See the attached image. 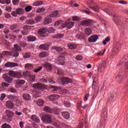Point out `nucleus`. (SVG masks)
<instances>
[{
    "label": "nucleus",
    "mask_w": 128,
    "mask_h": 128,
    "mask_svg": "<svg viewBox=\"0 0 128 128\" xmlns=\"http://www.w3.org/2000/svg\"><path fill=\"white\" fill-rule=\"evenodd\" d=\"M28 78L31 82H34L36 80V76L34 75H30Z\"/></svg>",
    "instance_id": "obj_38"
},
{
    "label": "nucleus",
    "mask_w": 128,
    "mask_h": 128,
    "mask_svg": "<svg viewBox=\"0 0 128 128\" xmlns=\"http://www.w3.org/2000/svg\"><path fill=\"white\" fill-rule=\"evenodd\" d=\"M44 8H39L37 10L36 12H44Z\"/></svg>",
    "instance_id": "obj_64"
},
{
    "label": "nucleus",
    "mask_w": 128,
    "mask_h": 128,
    "mask_svg": "<svg viewBox=\"0 0 128 128\" xmlns=\"http://www.w3.org/2000/svg\"><path fill=\"white\" fill-rule=\"evenodd\" d=\"M52 38H64V34H56L52 36Z\"/></svg>",
    "instance_id": "obj_35"
},
{
    "label": "nucleus",
    "mask_w": 128,
    "mask_h": 128,
    "mask_svg": "<svg viewBox=\"0 0 128 128\" xmlns=\"http://www.w3.org/2000/svg\"><path fill=\"white\" fill-rule=\"evenodd\" d=\"M8 74L9 76H12V78H22V74L18 72L9 71Z\"/></svg>",
    "instance_id": "obj_4"
},
{
    "label": "nucleus",
    "mask_w": 128,
    "mask_h": 128,
    "mask_svg": "<svg viewBox=\"0 0 128 128\" xmlns=\"http://www.w3.org/2000/svg\"><path fill=\"white\" fill-rule=\"evenodd\" d=\"M2 128H12V126L6 123L3 124L2 126Z\"/></svg>",
    "instance_id": "obj_55"
},
{
    "label": "nucleus",
    "mask_w": 128,
    "mask_h": 128,
    "mask_svg": "<svg viewBox=\"0 0 128 128\" xmlns=\"http://www.w3.org/2000/svg\"><path fill=\"white\" fill-rule=\"evenodd\" d=\"M102 116H104V120H106V118H108V112L106 110L103 112Z\"/></svg>",
    "instance_id": "obj_61"
},
{
    "label": "nucleus",
    "mask_w": 128,
    "mask_h": 128,
    "mask_svg": "<svg viewBox=\"0 0 128 128\" xmlns=\"http://www.w3.org/2000/svg\"><path fill=\"white\" fill-rule=\"evenodd\" d=\"M25 83L26 81H24V80H18L17 81V84H24Z\"/></svg>",
    "instance_id": "obj_59"
},
{
    "label": "nucleus",
    "mask_w": 128,
    "mask_h": 128,
    "mask_svg": "<svg viewBox=\"0 0 128 128\" xmlns=\"http://www.w3.org/2000/svg\"><path fill=\"white\" fill-rule=\"evenodd\" d=\"M10 86L9 84L6 83L4 82H2L1 84V86H2V88H4V87L7 88L8 86Z\"/></svg>",
    "instance_id": "obj_63"
},
{
    "label": "nucleus",
    "mask_w": 128,
    "mask_h": 128,
    "mask_svg": "<svg viewBox=\"0 0 128 128\" xmlns=\"http://www.w3.org/2000/svg\"><path fill=\"white\" fill-rule=\"evenodd\" d=\"M110 38L107 37L102 42L104 46H106V42H110Z\"/></svg>",
    "instance_id": "obj_57"
},
{
    "label": "nucleus",
    "mask_w": 128,
    "mask_h": 128,
    "mask_svg": "<svg viewBox=\"0 0 128 128\" xmlns=\"http://www.w3.org/2000/svg\"><path fill=\"white\" fill-rule=\"evenodd\" d=\"M42 69V66H39L38 68H34V72H40Z\"/></svg>",
    "instance_id": "obj_48"
},
{
    "label": "nucleus",
    "mask_w": 128,
    "mask_h": 128,
    "mask_svg": "<svg viewBox=\"0 0 128 128\" xmlns=\"http://www.w3.org/2000/svg\"><path fill=\"white\" fill-rule=\"evenodd\" d=\"M32 10V6H27L25 8V10L27 12H30Z\"/></svg>",
    "instance_id": "obj_51"
},
{
    "label": "nucleus",
    "mask_w": 128,
    "mask_h": 128,
    "mask_svg": "<svg viewBox=\"0 0 128 128\" xmlns=\"http://www.w3.org/2000/svg\"><path fill=\"white\" fill-rule=\"evenodd\" d=\"M32 88H36V90H44L46 88V86L44 84H42L40 83H36L32 84Z\"/></svg>",
    "instance_id": "obj_5"
},
{
    "label": "nucleus",
    "mask_w": 128,
    "mask_h": 128,
    "mask_svg": "<svg viewBox=\"0 0 128 128\" xmlns=\"http://www.w3.org/2000/svg\"><path fill=\"white\" fill-rule=\"evenodd\" d=\"M122 48V45L120 43H117L114 45V46L112 50V52H115L116 54L120 50V48Z\"/></svg>",
    "instance_id": "obj_9"
},
{
    "label": "nucleus",
    "mask_w": 128,
    "mask_h": 128,
    "mask_svg": "<svg viewBox=\"0 0 128 128\" xmlns=\"http://www.w3.org/2000/svg\"><path fill=\"white\" fill-rule=\"evenodd\" d=\"M50 88H54L52 90V92H56V90H60V87L59 86H51Z\"/></svg>",
    "instance_id": "obj_46"
},
{
    "label": "nucleus",
    "mask_w": 128,
    "mask_h": 128,
    "mask_svg": "<svg viewBox=\"0 0 128 128\" xmlns=\"http://www.w3.org/2000/svg\"><path fill=\"white\" fill-rule=\"evenodd\" d=\"M76 38L78 40H84V34L82 32H80L77 34Z\"/></svg>",
    "instance_id": "obj_30"
},
{
    "label": "nucleus",
    "mask_w": 128,
    "mask_h": 128,
    "mask_svg": "<svg viewBox=\"0 0 128 128\" xmlns=\"http://www.w3.org/2000/svg\"><path fill=\"white\" fill-rule=\"evenodd\" d=\"M26 24H34V20H26Z\"/></svg>",
    "instance_id": "obj_58"
},
{
    "label": "nucleus",
    "mask_w": 128,
    "mask_h": 128,
    "mask_svg": "<svg viewBox=\"0 0 128 128\" xmlns=\"http://www.w3.org/2000/svg\"><path fill=\"white\" fill-rule=\"evenodd\" d=\"M104 122H106V120H102L99 124L97 126V128H102V126H104Z\"/></svg>",
    "instance_id": "obj_41"
},
{
    "label": "nucleus",
    "mask_w": 128,
    "mask_h": 128,
    "mask_svg": "<svg viewBox=\"0 0 128 128\" xmlns=\"http://www.w3.org/2000/svg\"><path fill=\"white\" fill-rule=\"evenodd\" d=\"M52 18L46 17L44 20V24H49L52 22Z\"/></svg>",
    "instance_id": "obj_32"
},
{
    "label": "nucleus",
    "mask_w": 128,
    "mask_h": 128,
    "mask_svg": "<svg viewBox=\"0 0 128 128\" xmlns=\"http://www.w3.org/2000/svg\"><path fill=\"white\" fill-rule=\"evenodd\" d=\"M43 66L46 68L48 70L50 71L52 70V64L46 62L43 64Z\"/></svg>",
    "instance_id": "obj_18"
},
{
    "label": "nucleus",
    "mask_w": 128,
    "mask_h": 128,
    "mask_svg": "<svg viewBox=\"0 0 128 128\" xmlns=\"http://www.w3.org/2000/svg\"><path fill=\"white\" fill-rule=\"evenodd\" d=\"M74 24V22H68V21L66 22L64 24H62V28H72V26Z\"/></svg>",
    "instance_id": "obj_7"
},
{
    "label": "nucleus",
    "mask_w": 128,
    "mask_h": 128,
    "mask_svg": "<svg viewBox=\"0 0 128 128\" xmlns=\"http://www.w3.org/2000/svg\"><path fill=\"white\" fill-rule=\"evenodd\" d=\"M68 47L70 50H74L76 48V44H68Z\"/></svg>",
    "instance_id": "obj_40"
},
{
    "label": "nucleus",
    "mask_w": 128,
    "mask_h": 128,
    "mask_svg": "<svg viewBox=\"0 0 128 128\" xmlns=\"http://www.w3.org/2000/svg\"><path fill=\"white\" fill-rule=\"evenodd\" d=\"M42 120L44 122V124H50L52 122V116L50 114H44L43 115L41 118Z\"/></svg>",
    "instance_id": "obj_2"
},
{
    "label": "nucleus",
    "mask_w": 128,
    "mask_h": 128,
    "mask_svg": "<svg viewBox=\"0 0 128 128\" xmlns=\"http://www.w3.org/2000/svg\"><path fill=\"white\" fill-rule=\"evenodd\" d=\"M57 74L58 76H64V72H62V70L60 69H58L57 70Z\"/></svg>",
    "instance_id": "obj_52"
},
{
    "label": "nucleus",
    "mask_w": 128,
    "mask_h": 128,
    "mask_svg": "<svg viewBox=\"0 0 128 128\" xmlns=\"http://www.w3.org/2000/svg\"><path fill=\"white\" fill-rule=\"evenodd\" d=\"M64 106H66V108H70V103L68 101H65L64 102Z\"/></svg>",
    "instance_id": "obj_56"
},
{
    "label": "nucleus",
    "mask_w": 128,
    "mask_h": 128,
    "mask_svg": "<svg viewBox=\"0 0 128 128\" xmlns=\"http://www.w3.org/2000/svg\"><path fill=\"white\" fill-rule=\"evenodd\" d=\"M11 52V56H14V58H18V56H20V53L18 51L16 50H14L12 49V51L10 52Z\"/></svg>",
    "instance_id": "obj_19"
},
{
    "label": "nucleus",
    "mask_w": 128,
    "mask_h": 128,
    "mask_svg": "<svg viewBox=\"0 0 128 128\" xmlns=\"http://www.w3.org/2000/svg\"><path fill=\"white\" fill-rule=\"evenodd\" d=\"M14 48L12 50H17L18 52H22V48L18 44H14Z\"/></svg>",
    "instance_id": "obj_29"
},
{
    "label": "nucleus",
    "mask_w": 128,
    "mask_h": 128,
    "mask_svg": "<svg viewBox=\"0 0 128 128\" xmlns=\"http://www.w3.org/2000/svg\"><path fill=\"white\" fill-rule=\"evenodd\" d=\"M62 86H64V84H72V80L70 78H69L64 77L61 78Z\"/></svg>",
    "instance_id": "obj_3"
},
{
    "label": "nucleus",
    "mask_w": 128,
    "mask_h": 128,
    "mask_svg": "<svg viewBox=\"0 0 128 128\" xmlns=\"http://www.w3.org/2000/svg\"><path fill=\"white\" fill-rule=\"evenodd\" d=\"M98 36L97 35H93L88 38L89 42H96L98 40Z\"/></svg>",
    "instance_id": "obj_14"
},
{
    "label": "nucleus",
    "mask_w": 128,
    "mask_h": 128,
    "mask_svg": "<svg viewBox=\"0 0 128 128\" xmlns=\"http://www.w3.org/2000/svg\"><path fill=\"white\" fill-rule=\"evenodd\" d=\"M52 50H56L57 52H62V49L60 47L54 46L52 47Z\"/></svg>",
    "instance_id": "obj_36"
},
{
    "label": "nucleus",
    "mask_w": 128,
    "mask_h": 128,
    "mask_svg": "<svg viewBox=\"0 0 128 128\" xmlns=\"http://www.w3.org/2000/svg\"><path fill=\"white\" fill-rule=\"evenodd\" d=\"M2 56H11L12 52L8 51H3L2 52Z\"/></svg>",
    "instance_id": "obj_42"
},
{
    "label": "nucleus",
    "mask_w": 128,
    "mask_h": 128,
    "mask_svg": "<svg viewBox=\"0 0 128 128\" xmlns=\"http://www.w3.org/2000/svg\"><path fill=\"white\" fill-rule=\"evenodd\" d=\"M62 116L65 118V120H68L70 118V113L68 112H62Z\"/></svg>",
    "instance_id": "obj_24"
},
{
    "label": "nucleus",
    "mask_w": 128,
    "mask_h": 128,
    "mask_svg": "<svg viewBox=\"0 0 128 128\" xmlns=\"http://www.w3.org/2000/svg\"><path fill=\"white\" fill-rule=\"evenodd\" d=\"M48 81L51 84H55V82L52 80L50 78H46V79L44 78H42L40 79V82H43V84H46L48 82Z\"/></svg>",
    "instance_id": "obj_10"
},
{
    "label": "nucleus",
    "mask_w": 128,
    "mask_h": 128,
    "mask_svg": "<svg viewBox=\"0 0 128 128\" xmlns=\"http://www.w3.org/2000/svg\"><path fill=\"white\" fill-rule=\"evenodd\" d=\"M3 78L5 80V82L10 84L12 82V78H10V76H6V74L3 75Z\"/></svg>",
    "instance_id": "obj_21"
},
{
    "label": "nucleus",
    "mask_w": 128,
    "mask_h": 128,
    "mask_svg": "<svg viewBox=\"0 0 128 128\" xmlns=\"http://www.w3.org/2000/svg\"><path fill=\"white\" fill-rule=\"evenodd\" d=\"M26 68H28V70H32V65L30 64H27L25 66Z\"/></svg>",
    "instance_id": "obj_47"
},
{
    "label": "nucleus",
    "mask_w": 128,
    "mask_h": 128,
    "mask_svg": "<svg viewBox=\"0 0 128 128\" xmlns=\"http://www.w3.org/2000/svg\"><path fill=\"white\" fill-rule=\"evenodd\" d=\"M18 26V24H14L10 26V30H15V28H16V27Z\"/></svg>",
    "instance_id": "obj_53"
},
{
    "label": "nucleus",
    "mask_w": 128,
    "mask_h": 128,
    "mask_svg": "<svg viewBox=\"0 0 128 128\" xmlns=\"http://www.w3.org/2000/svg\"><path fill=\"white\" fill-rule=\"evenodd\" d=\"M8 100H14V102H16V100H18V96L12 94L8 95Z\"/></svg>",
    "instance_id": "obj_25"
},
{
    "label": "nucleus",
    "mask_w": 128,
    "mask_h": 128,
    "mask_svg": "<svg viewBox=\"0 0 128 128\" xmlns=\"http://www.w3.org/2000/svg\"><path fill=\"white\" fill-rule=\"evenodd\" d=\"M24 30L22 32V34L24 36H26L28 34V32H26V30L28 28H30V26H24Z\"/></svg>",
    "instance_id": "obj_33"
},
{
    "label": "nucleus",
    "mask_w": 128,
    "mask_h": 128,
    "mask_svg": "<svg viewBox=\"0 0 128 128\" xmlns=\"http://www.w3.org/2000/svg\"><path fill=\"white\" fill-rule=\"evenodd\" d=\"M90 4H92V1L90 0L88 2V4L89 6V8H90L94 12H98L100 10V7L98 6H94V7L90 6Z\"/></svg>",
    "instance_id": "obj_13"
},
{
    "label": "nucleus",
    "mask_w": 128,
    "mask_h": 128,
    "mask_svg": "<svg viewBox=\"0 0 128 128\" xmlns=\"http://www.w3.org/2000/svg\"><path fill=\"white\" fill-rule=\"evenodd\" d=\"M68 56L66 52H61L59 54V57L57 59V62H58V64L64 66V57Z\"/></svg>",
    "instance_id": "obj_1"
},
{
    "label": "nucleus",
    "mask_w": 128,
    "mask_h": 128,
    "mask_svg": "<svg viewBox=\"0 0 128 128\" xmlns=\"http://www.w3.org/2000/svg\"><path fill=\"white\" fill-rule=\"evenodd\" d=\"M44 101L42 99H40L37 101V104L40 106H44Z\"/></svg>",
    "instance_id": "obj_37"
},
{
    "label": "nucleus",
    "mask_w": 128,
    "mask_h": 128,
    "mask_svg": "<svg viewBox=\"0 0 128 128\" xmlns=\"http://www.w3.org/2000/svg\"><path fill=\"white\" fill-rule=\"evenodd\" d=\"M44 110L45 112H50V114L52 112V110L48 106H46L44 107Z\"/></svg>",
    "instance_id": "obj_39"
},
{
    "label": "nucleus",
    "mask_w": 128,
    "mask_h": 128,
    "mask_svg": "<svg viewBox=\"0 0 128 128\" xmlns=\"http://www.w3.org/2000/svg\"><path fill=\"white\" fill-rule=\"evenodd\" d=\"M81 26H90L92 24V21L90 20H84L81 22Z\"/></svg>",
    "instance_id": "obj_11"
},
{
    "label": "nucleus",
    "mask_w": 128,
    "mask_h": 128,
    "mask_svg": "<svg viewBox=\"0 0 128 128\" xmlns=\"http://www.w3.org/2000/svg\"><path fill=\"white\" fill-rule=\"evenodd\" d=\"M23 74H24V76L28 78L30 75V73L28 71H26V72H23Z\"/></svg>",
    "instance_id": "obj_50"
},
{
    "label": "nucleus",
    "mask_w": 128,
    "mask_h": 128,
    "mask_svg": "<svg viewBox=\"0 0 128 128\" xmlns=\"http://www.w3.org/2000/svg\"><path fill=\"white\" fill-rule=\"evenodd\" d=\"M18 66V64L12 62H7L5 64V66H6V68H14V66Z\"/></svg>",
    "instance_id": "obj_17"
},
{
    "label": "nucleus",
    "mask_w": 128,
    "mask_h": 128,
    "mask_svg": "<svg viewBox=\"0 0 128 128\" xmlns=\"http://www.w3.org/2000/svg\"><path fill=\"white\" fill-rule=\"evenodd\" d=\"M23 100H30L32 96L28 94H24L22 95Z\"/></svg>",
    "instance_id": "obj_22"
},
{
    "label": "nucleus",
    "mask_w": 128,
    "mask_h": 128,
    "mask_svg": "<svg viewBox=\"0 0 128 128\" xmlns=\"http://www.w3.org/2000/svg\"><path fill=\"white\" fill-rule=\"evenodd\" d=\"M104 12L109 14V16H112V13L110 12V10H108V9H104Z\"/></svg>",
    "instance_id": "obj_60"
},
{
    "label": "nucleus",
    "mask_w": 128,
    "mask_h": 128,
    "mask_svg": "<svg viewBox=\"0 0 128 128\" xmlns=\"http://www.w3.org/2000/svg\"><path fill=\"white\" fill-rule=\"evenodd\" d=\"M108 100L112 102H114V96H111L108 97Z\"/></svg>",
    "instance_id": "obj_49"
},
{
    "label": "nucleus",
    "mask_w": 128,
    "mask_h": 128,
    "mask_svg": "<svg viewBox=\"0 0 128 128\" xmlns=\"http://www.w3.org/2000/svg\"><path fill=\"white\" fill-rule=\"evenodd\" d=\"M31 119L32 120H33V122H36L37 124H40V120L38 116H36V115H32L31 116Z\"/></svg>",
    "instance_id": "obj_15"
},
{
    "label": "nucleus",
    "mask_w": 128,
    "mask_h": 128,
    "mask_svg": "<svg viewBox=\"0 0 128 128\" xmlns=\"http://www.w3.org/2000/svg\"><path fill=\"white\" fill-rule=\"evenodd\" d=\"M72 20H74L75 22H78V21L80 20V18H78L76 16H73L72 17Z\"/></svg>",
    "instance_id": "obj_54"
},
{
    "label": "nucleus",
    "mask_w": 128,
    "mask_h": 128,
    "mask_svg": "<svg viewBox=\"0 0 128 128\" xmlns=\"http://www.w3.org/2000/svg\"><path fill=\"white\" fill-rule=\"evenodd\" d=\"M28 42H36V37L32 36H28Z\"/></svg>",
    "instance_id": "obj_27"
},
{
    "label": "nucleus",
    "mask_w": 128,
    "mask_h": 128,
    "mask_svg": "<svg viewBox=\"0 0 128 128\" xmlns=\"http://www.w3.org/2000/svg\"><path fill=\"white\" fill-rule=\"evenodd\" d=\"M85 34L86 36H90L92 34V29L90 28H86L85 29Z\"/></svg>",
    "instance_id": "obj_34"
},
{
    "label": "nucleus",
    "mask_w": 128,
    "mask_h": 128,
    "mask_svg": "<svg viewBox=\"0 0 128 128\" xmlns=\"http://www.w3.org/2000/svg\"><path fill=\"white\" fill-rule=\"evenodd\" d=\"M39 48L43 50H48L50 48V45L48 44H42L40 45Z\"/></svg>",
    "instance_id": "obj_16"
},
{
    "label": "nucleus",
    "mask_w": 128,
    "mask_h": 128,
    "mask_svg": "<svg viewBox=\"0 0 128 128\" xmlns=\"http://www.w3.org/2000/svg\"><path fill=\"white\" fill-rule=\"evenodd\" d=\"M41 20H42V16H36V18H35V20L37 22H40Z\"/></svg>",
    "instance_id": "obj_62"
},
{
    "label": "nucleus",
    "mask_w": 128,
    "mask_h": 128,
    "mask_svg": "<svg viewBox=\"0 0 128 128\" xmlns=\"http://www.w3.org/2000/svg\"><path fill=\"white\" fill-rule=\"evenodd\" d=\"M42 1H37L34 3L35 6H42Z\"/></svg>",
    "instance_id": "obj_45"
},
{
    "label": "nucleus",
    "mask_w": 128,
    "mask_h": 128,
    "mask_svg": "<svg viewBox=\"0 0 128 128\" xmlns=\"http://www.w3.org/2000/svg\"><path fill=\"white\" fill-rule=\"evenodd\" d=\"M48 98L50 100H58V98H60V96L58 94H53L49 96Z\"/></svg>",
    "instance_id": "obj_12"
},
{
    "label": "nucleus",
    "mask_w": 128,
    "mask_h": 128,
    "mask_svg": "<svg viewBox=\"0 0 128 128\" xmlns=\"http://www.w3.org/2000/svg\"><path fill=\"white\" fill-rule=\"evenodd\" d=\"M16 12L18 14H24V10L22 8H18L16 9Z\"/></svg>",
    "instance_id": "obj_28"
},
{
    "label": "nucleus",
    "mask_w": 128,
    "mask_h": 128,
    "mask_svg": "<svg viewBox=\"0 0 128 128\" xmlns=\"http://www.w3.org/2000/svg\"><path fill=\"white\" fill-rule=\"evenodd\" d=\"M124 64V70L125 72H128V61L126 60V58L124 57L120 62V64Z\"/></svg>",
    "instance_id": "obj_6"
},
{
    "label": "nucleus",
    "mask_w": 128,
    "mask_h": 128,
    "mask_svg": "<svg viewBox=\"0 0 128 128\" xmlns=\"http://www.w3.org/2000/svg\"><path fill=\"white\" fill-rule=\"evenodd\" d=\"M6 113L8 118H12V116H14V113L12 112V111L10 110H6Z\"/></svg>",
    "instance_id": "obj_26"
},
{
    "label": "nucleus",
    "mask_w": 128,
    "mask_h": 128,
    "mask_svg": "<svg viewBox=\"0 0 128 128\" xmlns=\"http://www.w3.org/2000/svg\"><path fill=\"white\" fill-rule=\"evenodd\" d=\"M6 106L8 108H12L14 106V103L10 100H8L6 102Z\"/></svg>",
    "instance_id": "obj_23"
},
{
    "label": "nucleus",
    "mask_w": 128,
    "mask_h": 128,
    "mask_svg": "<svg viewBox=\"0 0 128 128\" xmlns=\"http://www.w3.org/2000/svg\"><path fill=\"white\" fill-rule=\"evenodd\" d=\"M58 16V11H54L52 12L51 14L49 15L50 18H54L55 16Z\"/></svg>",
    "instance_id": "obj_31"
},
{
    "label": "nucleus",
    "mask_w": 128,
    "mask_h": 128,
    "mask_svg": "<svg viewBox=\"0 0 128 128\" xmlns=\"http://www.w3.org/2000/svg\"><path fill=\"white\" fill-rule=\"evenodd\" d=\"M70 6H71L72 8H78L80 6V5H78V4L74 3V1H72L70 3Z\"/></svg>",
    "instance_id": "obj_44"
},
{
    "label": "nucleus",
    "mask_w": 128,
    "mask_h": 128,
    "mask_svg": "<svg viewBox=\"0 0 128 128\" xmlns=\"http://www.w3.org/2000/svg\"><path fill=\"white\" fill-rule=\"evenodd\" d=\"M46 28H41L38 30V34H40V36H44V34H46Z\"/></svg>",
    "instance_id": "obj_20"
},
{
    "label": "nucleus",
    "mask_w": 128,
    "mask_h": 128,
    "mask_svg": "<svg viewBox=\"0 0 128 128\" xmlns=\"http://www.w3.org/2000/svg\"><path fill=\"white\" fill-rule=\"evenodd\" d=\"M126 78V74H124V73L120 74L119 73L118 75L116 76V78L118 80V82H122L124 80V78Z\"/></svg>",
    "instance_id": "obj_8"
},
{
    "label": "nucleus",
    "mask_w": 128,
    "mask_h": 128,
    "mask_svg": "<svg viewBox=\"0 0 128 128\" xmlns=\"http://www.w3.org/2000/svg\"><path fill=\"white\" fill-rule=\"evenodd\" d=\"M40 58H46L48 56V52H42L40 54Z\"/></svg>",
    "instance_id": "obj_43"
}]
</instances>
